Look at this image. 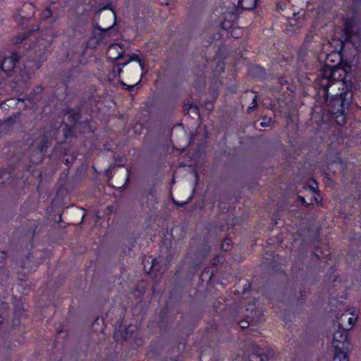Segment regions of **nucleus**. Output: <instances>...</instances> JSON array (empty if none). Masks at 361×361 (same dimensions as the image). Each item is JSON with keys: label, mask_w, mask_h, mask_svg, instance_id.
I'll use <instances>...</instances> for the list:
<instances>
[{"label": "nucleus", "mask_w": 361, "mask_h": 361, "mask_svg": "<svg viewBox=\"0 0 361 361\" xmlns=\"http://www.w3.org/2000/svg\"><path fill=\"white\" fill-rule=\"evenodd\" d=\"M336 54L332 53L326 56L325 66L322 71V78L321 80V85L324 92L329 97V89L333 84V78H336V73H341V76L344 75V70L336 65H330L328 61L330 58L336 56ZM339 76L341 75L339 74Z\"/></svg>", "instance_id": "obj_1"}, {"label": "nucleus", "mask_w": 361, "mask_h": 361, "mask_svg": "<svg viewBox=\"0 0 361 361\" xmlns=\"http://www.w3.org/2000/svg\"><path fill=\"white\" fill-rule=\"evenodd\" d=\"M331 344L334 350H348V334L347 331L341 326V324H338V330L333 334Z\"/></svg>", "instance_id": "obj_2"}, {"label": "nucleus", "mask_w": 361, "mask_h": 361, "mask_svg": "<svg viewBox=\"0 0 361 361\" xmlns=\"http://www.w3.org/2000/svg\"><path fill=\"white\" fill-rule=\"evenodd\" d=\"M18 62V56L13 54L10 56L5 57L1 63V70L8 73L14 69Z\"/></svg>", "instance_id": "obj_3"}, {"label": "nucleus", "mask_w": 361, "mask_h": 361, "mask_svg": "<svg viewBox=\"0 0 361 361\" xmlns=\"http://www.w3.org/2000/svg\"><path fill=\"white\" fill-rule=\"evenodd\" d=\"M257 0H238L239 6L245 10H252L256 8Z\"/></svg>", "instance_id": "obj_4"}, {"label": "nucleus", "mask_w": 361, "mask_h": 361, "mask_svg": "<svg viewBox=\"0 0 361 361\" xmlns=\"http://www.w3.org/2000/svg\"><path fill=\"white\" fill-rule=\"evenodd\" d=\"M346 350H334V355L333 361H348Z\"/></svg>", "instance_id": "obj_5"}, {"label": "nucleus", "mask_w": 361, "mask_h": 361, "mask_svg": "<svg viewBox=\"0 0 361 361\" xmlns=\"http://www.w3.org/2000/svg\"><path fill=\"white\" fill-rule=\"evenodd\" d=\"M340 75H341V73ZM345 76L346 73L345 71L344 75L342 76H339V73H336V78H333V84L331 85V86L336 85L338 90L341 89L342 90H343L345 87V82L343 81V80L345 78Z\"/></svg>", "instance_id": "obj_6"}, {"label": "nucleus", "mask_w": 361, "mask_h": 361, "mask_svg": "<svg viewBox=\"0 0 361 361\" xmlns=\"http://www.w3.org/2000/svg\"><path fill=\"white\" fill-rule=\"evenodd\" d=\"M30 77L26 69L20 70L19 75L16 77V83L21 84L25 83L28 81Z\"/></svg>", "instance_id": "obj_7"}, {"label": "nucleus", "mask_w": 361, "mask_h": 361, "mask_svg": "<svg viewBox=\"0 0 361 361\" xmlns=\"http://www.w3.org/2000/svg\"><path fill=\"white\" fill-rule=\"evenodd\" d=\"M109 17L111 20V24L109 25H108L106 27H102L101 26H98L99 30H109L111 27H112L114 25L115 22H116V16H115V14L113 12H110L109 13Z\"/></svg>", "instance_id": "obj_8"}, {"label": "nucleus", "mask_w": 361, "mask_h": 361, "mask_svg": "<svg viewBox=\"0 0 361 361\" xmlns=\"http://www.w3.org/2000/svg\"><path fill=\"white\" fill-rule=\"evenodd\" d=\"M259 349L257 348L256 353H253L252 355V359L253 358H256V359L259 358L260 361H265L266 360H267V356L264 355L263 353H260L259 352Z\"/></svg>", "instance_id": "obj_9"}, {"label": "nucleus", "mask_w": 361, "mask_h": 361, "mask_svg": "<svg viewBox=\"0 0 361 361\" xmlns=\"http://www.w3.org/2000/svg\"><path fill=\"white\" fill-rule=\"evenodd\" d=\"M348 94H350L349 95V99H350L352 97V94H351V93L349 92V91L341 92L339 94L340 98L342 100V105H344V103H345V100L348 99L347 98Z\"/></svg>", "instance_id": "obj_10"}, {"label": "nucleus", "mask_w": 361, "mask_h": 361, "mask_svg": "<svg viewBox=\"0 0 361 361\" xmlns=\"http://www.w3.org/2000/svg\"><path fill=\"white\" fill-rule=\"evenodd\" d=\"M257 96L255 95V97L252 99V104L248 106V111H252L253 109H255L256 108L257 104Z\"/></svg>", "instance_id": "obj_11"}, {"label": "nucleus", "mask_w": 361, "mask_h": 361, "mask_svg": "<svg viewBox=\"0 0 361 361\" xmlns=\"http://www.w3.org/2000/svg\"><path fill=\"white\" fill-rule=\"evenodd\" d=\"M257 96L255 95V97L252 99V104L248 106V111H252L253 109H255L256 108L257 104Z\"/></svg>", "instance_id": "obj_12"}, {"label": "nucleus", "mask_w": 361, "mask_h": 361, "mask_svg": "<svg viewBox=\"0 0 361 361\" xmlns=\"http://www.w3.org/2000/svg\"><path fill=\"white\" fill-rule=\"evenodd\" d=\"M27 38V36L24 34L20 35V36H18L16 39V41H15V43L16 44H20L21 43L24 39H25Z\"/></svg>", "instance_id": "obj_13"}, {"label": "nucleus", "mask_w": 361, "mask_h": 361, "mask_svg": "<svg viewBox=\"0 0 361 361\" xmlns=\"http://www.w3.org/2000/svg\"><path fill=\"white\" fill-rule=\"evenodd\" d=\"M117 47H119L121 48L120 45L119 44H111L109 48V50H108V54H111V53L116 50L117 49Z\"/></svg>", "instance_id": "obj_14"}, {"label": "nucleus", "mask_w": 361, "mask_h": 361, "mask_svg": "<svg viewBox=\"0 0 361 361\" xmlns=\"http://www.w3.org/2000/svg\"><path fill=\"white\" fill-rule=\"evenodd\" d=\"M230 242H231L230 240H225L224 243L222 244V249H224L225 250H228V247L230 245Z\"/></svg>", "instance_id": "obj_15"}, {"label": "nucleus", "mask_w": 361, "mask_h": 361, "mask_svg": "<svg viewBox=\"0 0 361 361\" xmlns=\"http://www.w3.org/2000/svg\"><path fill=\"white\" fill-rule=\"evenodd\" d=\"M271 121V118H269L267 121H262L260 125L262 127H267V126H269L270 123Z\"/></svg>", "instance_id": "obj_16"}, {"label": "nucleus", "mask_w": 361, "mask_h": 361, "mask_svg": "<svg viewBox=\"0 0 361 361\" xmlns=\"http://www.w3.org/2000/svg\"><path fill=\"white\" fill-rule=\"evenodd\" d=\"M356 319L354 317H350L348 318V321L350 326H353L355 322Z\"/></svg>", "instance_id": "obj_17"}, {"label": "nucleus", "mask_w": 361, "mask_h": 361, "mask_svg": "<svg viewBox=\"0 0 361 361\" xmlns=\"http://www.w3.org/2000/svg\"><path fill=\"white\" fill-rule=\"evenodd\" d=\"M51 16V11H50V10L47 9V10H45V11H44V16H45L46 18H49V17H50Z\"/></svg>", "instance_id": "obj_18"}, {"label": "nucleus", "mask_w": 361, "mask_h": 361, "mask_svg": "<svg viewBox=\"0 0 361 361\" xmlns=\"http://www.w3.org/2000/svg\"><path fill=\"white\" fill-rule=\"evenodd\" d=\"M337 119H338L339 118H341V121L340 120H338L337 122L339 123H344V117L341 115L340 116H336Z\"/></svg>", "instance_id": "obj_19"}, {"label": "nucleus", "mask_w": 361, "mask_h": 361, "mask_svg": "<svg viewBox=\"0 0 361 361\" xmlns=\"http://www.w3.org/2000/svg\"><path fill=\"white\" fill-rule=\"evenodd\" d=\"M24 8L32 10L33 9V6H32V4H24Z\"/></svg>", "instance_id": "obj_20"}, {"label": "nucleus", "mask_w": 361, "mask_h": 361, "mask_svg": "<svg viewBox=\"0 0 361 361\" xmlns=\"http://www.w3.org/2000/svg\"><path fill=\"white\" fill-rule=\"evenodd\" d=\"M217 67L219 68V71H224V66L223 63H219Z\"/></svg>", "instance_id": "obj_21"}, {"label": "nucleus", "mask_w": 361, "mask_h": 361, "mask_svg": "<svg viewBox=\"0 0 361 361\" xmlns=\"http://www.w3.org/2000/svg\"><path fill=\"white\" fill-rule=\"evenodd\" d=\"M129 177H130V170H129V169H128V170H127L126 178V183L128 180Z\"/></svg>", "instance_id": "obj_22"}, {"label": "nucleus", "mask_w": 361, "mask_h": 361, "mask_svg": "<svg viewBox=\"0 0 361 361\" xmlns=\"http://www.w3.org/2000/svg\"><path fill=\"white\" fill-rule=\"evenodd\" d=\"M298 199L300 200V201L302 203H303V204L306 203L305 200V198H304V197H301V196H299V197H298Z\"/></svg>", "instance_id": "obj_23"}, {"label": "nucleus", "mask_w": 361, "mask_h": 361, "mask_svg": "<svg viewBox=\"0 0 361 361\" xmlns=\"http://www.w3.org/2000/svg\"><path fill=\"white\" fill-rule=\"evenodd\" d=\"M313 202H315L316 203H319V200L317 197H314L313 200L311 202V204L313 203Z\"/></svg>", "instance_id": "obj_24"}, {"label": "nucleus", "mask_w": 361, "mask_h": 361, "mask_svg": "<svg viewBox=\"0 0 361 361\" xmlns=\"http://www.w3.org/2000/svg\"><path fill=\"white\" fill-rule=\"evenodd\" d=\"M47 144L48 142H46V145L45 146H42L41 148H40V150L42 152L44 151V148L47 147Z\"/></svg>", "instance_id": "obj_25"}, {"label": "nucleus", "mask_w": 361, "mask_h": 361, "mask_svg": "<svg viewBox=\"0 0 361 361\" xmlns=\"http://www.w3.org/2000/svg\"><path fill=\"white\" fill-rule=\"evenodd\" d=\"M121 56V54L120 53H118V56H114V58H115V59H118V58H120Z\"/></svg>", "instance_id": "obj_26"}, {"label": "nucleus", "mask_w": 361, "mask_h": 361, "mask_svg": "<svg viewBox=\"0 0 361 361\" xmlns=\"http://www.w3.org/2000/svg\"><path fill=\"white\" fill-rule=\"evenodd\" d=\"M178 206H183V204H179V203H176Z\"/></svg>", "instance_id": "obj_27"}, {"label": "nucleus", "mask_w": 361, "mask_h": 361, "mask_svg": "<svg viewBox=\"0 0 361 361\" xmlns=\"http://www.w3.org/2000/svg\"><path fill=\"white\" fill-rule=\"evenodd\" d=\"M29 16H24V18H29Z\"/></svg>", "instance_id": "obj_28"}, {"label": "nucleus", "mask_w": 361, "mask_h": 361, "mask_svg": "<svg viewBox=\"0 0 361 361\" xmlns=\"http://www.w3.org/2000/svg\"><path fill=\"white\" fill-rule=\"evenodd\" d=\"M345 314H342L341 316V319H343V317H345Z\"/></svg>", "instance_id": "obj_29"}]
</instances>
